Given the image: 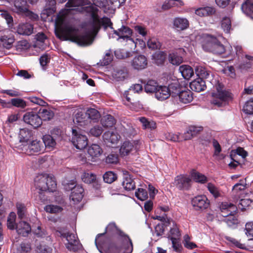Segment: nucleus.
Masks as SVG:
<instances>
[{
  "label": "nucleus",
  "instance_id": "1",
  "mask_svg": "<svg viewBox=\"0 0 253 253\" xmlns=\"http://www.w3.org/2000/svg\"><path fill=\"white\" fill-rule=\"evenodd\" d=\"M105 1L96 0L94 4H86L84 0H69L57 16L56 36L80 45L91 44L101 26L106 28L112 25L109 18H100L97 14V6H104Z\"/></svg>",
  "mask_w": 253,
  "mask_h": 253
},
{
  "label": "nucleus",
  "instance_id": "2",
  "mask_svg": "<svg viewBox=\"0 0 253 253\" xmlns=\"http://www.w3.org/2000/svg\"><path fill=\"white\" fill-rule=\"evenodd\" d=\"M216 92L212 93L211 103L217 107H222L228 104L232 99L231 93L225 89L224 86L219 83L215 84Z\"/></svg>",
  "mask_w": 253,
  "mask_h": 253
},
{
  "label": "nucleus",
  "instance_id": "3",
  "mask_svg": "<svg viewBox=\"0 0 253 253\" xmlns=\"http://www.w3.org/2000/svg\"><path fill=\"white\" fill-rule=\"evenodd\" d=\"M34 184L36 188L41 191L53 192L56 188V183L52 175L47 174H39L34 179Z\"/></svg>",
  "mask_w": 253,
  "mask_h": 253
},
{
  "label": "nucleus",
  "instance_id": "4",
  "mask_svg": "<svg viewBox=\"0 0 253 253\" xmlns=\"http://www.w3.org/2000/svg\"><path fill=\"white\" fill-rule=\"evenodd\" d=\"M30 133L28 131L25 129L20 130V141L21 143H26L27 144H23L25 147L26 152L29 155H33L36 153L40 152L43 149V146L41 141L35 140L31 141L28 143L29 137L30 136Z\"/></svg>",
  "mask_w": 253,
  "mask_h": 253
},
{
  "label": "nucleus",
  "instance_id": "5",
  "mask_svg": "<svg viewBox=\"0 0 253 253\" xmlns=\"http://www.w3.org/2000/svg\"><path fill=\"white\" fill-rule=\"evenodd\" d=\"M221 214L223 217H228L226 219L227 224L231 226L238 223V219L233 214L237 210V207L234 204L227 202H222L220 205Z\"/></svg>",
  "mask_w": 253,
  "mask_h": 253
},
{
  "label": "nucleus",
  "instance_id": "6",
  "mask_svg": "<svg viewBox=\"0 0 253 253\" xmlns=\"http://www.w3.org/2000/svg\"><path fill=\"white\" fill-rule=\"evenodd\" d=\"M62 236L65 238L68 241L66 246L69 250L77 252L82 249V245L75 234L68 232L62 234Z\"/></svg>",
  "mask_w": 253,
  "mask_h": 253
},
{
  "label": "nucleus",
  "instance_id": "7",
  "mask_svg": "<svg viewBox=\"0 0 253 253\" xmlns=\"http://www.w3.org/2000/svg\"><path fill=\"white\" fill-rule=\"evenodd\" d=\"M72 142L78 149L82 150L87 145V138L84 135L80 133L76 129H72Z\"/></svg>",
  "mask_w": 253,
  "mask_h": 253
},
{
  "label": "nucleus",
  "instance_id": "8",
  "mask_svg": "<svg viewBox=\"0 0 253 253\" xmlns=\"http://www.w3.org/2000/svg\"><path fill=\"white\" fill-rule=\"evenodd\" d=\"M191 204L196 211H203L207 209L210 205V201L205 195H198L193 198Z\"/></svg>",
  "mask_w": 253,
  "mask_h": 253
},
{
  "label": "nucleus",
  "instance_id": "9",
  "mask_svg": "<svg viewBox=\"0 0 253 253\" xmlns=\"http://www.w3.org/2000/svg\"><path fill=\"white\" fill-rule=\"evenodd\" d=\"M191 179L186 175L180 174L175 177L174 184L180 190H187L191 186Z\"/></svg>",
  "mask_w": 253,
  "mask_h": 253
},
{
  "label": "nucleus",
  "instance_id": "10",
  "mask_svg": "<svg viewBox=\"0 0 253 253\" xmlns=\"http://www.w3.org/2000/svg\"><path fill=\"white\" fill-rule=\"evenodd\" d=\"M23 120L26 123L31 125L35 128L39 127L42 124L39 114L34 112L26 113L23 116Z\"/></svg>",
  "mask_w": 253,
  "mask_h": 253
},
{
  "label": "nucleus",
  "instance_id": "11",
  "mask_svg": "<svg viewBox=\"0 0 253 253\" xmlns=\"http://www.w3.org/2000/svg\"><path fill=\"white\" fill-rule=\"evenodd\" d=\"M114 34L118 37L117 40L123 39L126 41L133 42V40L131 38L132 31L128 26L122 25L118 30H114Z\"/></svg>",
  "mask_w": 253,
  "mask_h": 253
},
{
  "label": "nucleus",
  "instance_id": "12",
  "mask_svg": "<svg viewBox=\"0 0 253 253\" xmlns=\"http://www.w3.org/2000/svg\"><path fill=\"white\" fill-rule=\"evenodd\" d=\"M139 143L138 141H125L120 149V153L123 156H126L131 152L138 149L139 148Z\"/></svg>",
  "mask_w": 253,
  "mask_h": 253
},
{
  "label": "nucleus",
  "instance_id": "13",
  "mask_svg": "<svg viewBox=\"0 0 253 253\" xmlns=\"http://www.w3.org/2000/svg\"><path fill=\"white\" fill-rule=\"evenodd\" d=\"M217 39L209 35H204L202 39V45L203 49L208 51L212 52Z\"/></svg>",
  "mask_w": 253,
  "mask_h": 253
},
{
  "label": "nucleus",
  "instance_id": "14",
  "mask_svg": "<svg viewBox=\"0 0 253 253\" xmlns=\"http://www.w3.org/2000/svg\"><path fill=\"white\" fill-rule=\"evenodd\" d=\"M103 150L98 144H93L88 148L87 153L92 162H96L102 155Z\"/></svg>",
  "mask_w": 253,
  "mask_h": 253
},
{
  "label": "nucleus",
  "instance_id": "15",
  "mask_svg": "<svg viewBox=\"0 0 253 253\" xmlns=\"http://www.w3.org/2000/svg\"><path fill=\"white\" fill-rule=\"evenodd\" d=\"M14 42L13 36L8 34V31H4L3 33L0 32V42L3 47L6 49L10 48Z\"/></svg>",
  "mask_w": 253,
  "mask_h": 253
},
{
  "label": "nucleus",
  "instance_id": "16",
  "mask_svg": "<svg viewBox=\"0 0 253 253\" xmlns=\"http://www.w3.org/2000/svg\"><path fill=\"white\" fill-rule=\"evenodd\" d=\"M103 138L107 144L109 143L112 144H117L120 138V136L115 131L109 130L106 131L103 135Z\"/></svg>",
  "mask_w": 253,
  "mask_h": 253
},
{
  "label": "nucleus",
  "instance_id": "17",
  "mask_svg": "<svg viewBox=\"0 0 253 253\" xmlns=\"http://www.w3.org/2000/svg\"><path fill=\"white\" fill-rule=\"evenodd\" d=\"M84 192L83 188L80 185H76L72 189V192L70 195V200L74 204H77L80 202L83 197V193Z\"/></svg>",
  "mask_w": 253,
  "mask_h": 253
},
{
  "label": "nucleus",
  "instance_id": "18",
  "mask_svg": "<svg viewBox=\"0 0 253 253\" xmlns=\"http://www.w3.org/2000/svg\"><path fill=\"white\" fill-rule=\"evenodd\" d=\"M131 65L135 69L138 70L143 69L147 66V60L145 56L139 55L133 58Z\"/></svg>",
  "mask_w": 253,
  "mask_h": 253
},
{
  "label": "nucleus",
  "instance_id": "19",
  "mask_svg": "<svg viewBox=\"0 0 253 253\" xmlns=\"http://www.w3.org/2000/svg\"><path fill=\"white\" fill-rule=\"evenodd\" d=\"M33 25L29 23H20L16 28V32L21 35L29 36L33 33Z\"/></svg>",
  "mask_w": 253,
  "mask_h": 253
},
{
  "label": "nucleus",
  "instance_id": "20",
  "mask_svg": "<svg viewBox=\"0 0 253 253\" xmlns=\"http://www.w3.org/2000/svg\"><path fill=\"white\" fill-rule=\"evenodd\" d=\"M127 72L125 68H116L111 72L110 75L111 79L116 81H122L127 77Z\"/></svg>",
  "mask_w": 253,
  "mask_h": 253
},
{
  "label": "nucleus",
  "instance_id": "21",
  "mask_svg": "<svg viewBox=\"0 0 253 253\" xmlns=\"http://www.w3.org/2000/svg\"><path fill=\"white\" fill-rule=\"evenodd\" d=\"M155 95L156 98L160 101L168 99L170 95L169 88L166 86L159 85Z\"/></svg>",
  "mask_w": 253,
  "mask_h": 253
},
{
  "label": "nucleus",
  "instance_id": "22",
  "mask_svg": "<svg viewBox=\"0 0 253 253\" xmlns=\"http://www.w3.org/2000/svg\"><path fill=\"white\" fill-rule=\"evenodd\" d=\"M36 40L35 43V47H38L42 50L46 49L47 46V39L45 35L42 33H38L35 36Z\"/></svg>",
  "mask_w": 253,
  "mask_h": 253
},
{
  "label": "nucleus",
  "instance_id": "23",
  "mask_svg": "<svg viewBox=\"0 0 253 253\" xmlns=\"http://www.w3.org/2000/svg\"><path fill=\"white\" fill-rule=\"evenodd\" d=\"M73 121L75 124L80 126H84L89 123L87 115L83 111L78 112L75 114Z\"/></svg>",
  "mask_w": 253,
  "mask_h": 253
},
{
  "label": "nucleus",
  "instance_id": "24",
  "mask_svg": "<svg viewBox=\"0 0 253 253\" xmlns=\"http://www.w3.org/2000/svg\"><path fill=\"white\" fill-rule=\"evenodd\" d=\"M16 229L18 234L27 236L31 231V226L25 221H20L16 225Z\"/></svg>",
  "mask_w": 253,
  "mask_h": 253
},
{
  "label": "nucleus",
  "instance_id": "25",
  "mask_svg": "<svg viewBox=\"0 0 253 253\" xmlns=\"http://www.w3.org/2000/svg\"><path fill=\"white\" fill-rule=\"evenodd\" d=\"M191 89L197 92H201L206 88L205 82L201 78H198L193 81L190 84Z\"/></svg>",
  "mask_w": 253,
  "mask_h": 253
},
{
  "label": "nucleus",
  "instance_id": "26",
  "mask_svg": "<svg viewBox=\"0 0 253 253\" xmlns=\"http://www.w3.org/2000/svg\"><path fill=\"white\" fill-rule=\"evenodd\" d=\"M178 96L179 102L183 104L189 103L193 99V93L189 89L182 90Z\"/></svg>",
  "mask_w": 253,
  "mask_h": 253
},
{
  "label": "nucleus",
  "instance_id": "27",
  "mask_svg": "<svg viewBox=\"0 0 253 253\" xmlns=\"http://www.w3.org/2000/svg\"><path fill=\"white\" fill-rule=\"evenodd\" d=\"M215 12L214 7L206 6L200 7L195 10V14L200 17H206L213 15Z\"/></svg>",
  "mask_w": 253,
  "mask_h": 253
},
{
  "label": "nucleus",
  "instance_id": "28",
  "mask_svg": "<svg viewBox=\"0 0 253 253\" xmlns=\"http://www.w3.org/2000/svg\"><path fill=\"white\" fill-rule=\"evenodd\" d=\"M173 26L178 30H184L189 26V21L185 18L176 17L173 20Z\"/></svg>",
  "mask_w": 253,
  "mask_h": 253
},
{
  "label": "nucleus",
  "instance_id": "29",
  "mask_svg": "<svg viewBox=\"0 0 253 253\" xmlns=\"http://www.w3.org/2000/svg\"><path fill=\"white\" fill-rule=\"evenodd\" d=\"M106 232L112 234H119L122 238L123 241H125V236H126L118 228L114 222H111L108 225L106 228Z\"/></svg>",
  "mask_w": 253,
  "mask_h": 253
},
{
  "label": "nucleus",
  "instance_id": "30",
  "mask_svg": "<svg viewBox=\"0 0 253 253\" xmlns=\"http://www.w3.org/2000/svg\"><path fill=\"white\" fill-rule=\"evenodd\" d=\"M242 9L247 15L253 19V0H247L242 4Z\"/></svg>",
  "mask_w": 253,
  "mask_h": 253
},
{
  "label": "nucleus",
  "instance_id": "31",
  "mask_svg": "<svg viewBox=\"0 0 253 253\" xmlns=\"http://www.w3.org/2000/svg\"><path fill=\"white\" fill-rule=\"evenodd\" d=\"M179 71L182 77L187 80L189 79L194 75V71L191 67L188 65H182L179 67Z\"/></svg>",
  "mask_w": 253,
  "mask_h": 253
},
{
  "label": "nucleus",
  "instance_id": "32",
  "mask_svg": "<svg viewBox=\"0 0 253 253\" xmlns=\"http://www.w3.org/2000/svg\"><path fill=\"white\" fill-rule=\"evenodd\" d=\"M13 10L19 14L24 12L27 8V1L25 0H15Z\"/></svg>",
  "mask_w": 253,
  "mask_h": 253
},
{
  "label": "nucleus",
  "instance_id": "33",
  "mask_svg": "<svg viewBox=\"0 0 253 253\" xmlns=\"http://www.w3.org/2000/svg\"><path fill=\"white\" fill-rule=\"evenodd\" d=\"M122 185L124 189L127 191L133 190L135 187L133 179L128 175H124Z\"/></svg>",
  "mask_w": 253,
  "mask_h": 253
},
{
  "label": "nucleus",
  "instance_id": "34",
  "mask_svg": "<svg viewBox=\"0 0 253 253\" xmlns=\"http://www.w3.org/2000/svg\"><path fill=\"white\" fill-rule=\"evenodd\" d=\"M169 89L170 95L175 96L179 94L182 90L181 86L180 85L178 81H175L169 84L168 87Z\"/></svg>",
  "mask_w": 253,
  "mask_h": 253
},
{
  "label": "nucleus",
  "instance_id": "35",
  "mask_svg": "<svg viewBox=\"0 0 253 253\" xmlns=\"http://www.w3.org/2000/svg\"><path fill=\"white\" fill-rule=\"evenodd\" d=\"M39 116L42 121H46L51 120L54 116V113L50 109H41L39 112Z\"/></svg>",
  "mask_w": 253,
  "mask_h": 253
},
{
  "label": "nucleus",
  "instance_id": "36",
  "mask_svg": "<svg viewBox=\"0 0 253 253\" xmlns=\"http://www.w3.org/2000/svg\"><path fill=\"white\" fill-rule=\"evenodd\" d=\"M42 140L45 147L50 150H53L56 145L55 139L50 135L47 134L44 135Z\"/></svg>",
  "mask_w": 253,
  "mask_h": 253
},
{
  "label": "nucleus",
  "instance_id": "37",
  "mask_svg": "<svg viewBox=\"0 0 253 253\" xmlns=\"http://www.w3.org/2000/svg\"><path fill=\"white\" fill-rule=\"evenodd\" d=\"M139 121L142 125L143 129H155L156 127V123L153 121H149L145 117H139Z\"/></svg>",
  "mask_w": 253,
  "mask_h": 253
},
{
  "label": "nucleus",
  "instance_id": "38",
  "mask_svg": "<svg viewBox=\"0 0 253 253\" xmlns=\"http://www.w3.org/2000/svg\"><path fill=\"white\" fill-rule=\"evenodd\" d=\"M101 122L104 127H111L115 125V120L111 115H107L102 118Z\"/></svg>",
  "mask_w": 253,
  "mask_h": 253
},
{
  "label": "nucleus",
  "instance_id": "39",
  "mask_svg": "<svg viewBox=\"0 0 253 253\" xmlns=\"http://www.w3.org/2000/svg\"><path fill=\"white\" fill-rule=\"evenodd\" d=\"M158 84L154 80H149L144 86L145 91L147 93H155L159 87Z\"/></svg>",
  "mask_w": 253,
  "mask_h": 253
},
{
  "label": "nucleus",
  "instance_id": "40",
  "mask_svg": "<svg viewBox=\"0 0 253 253\" xmlns=\"http://www.w3.org/2000/svg\"><path fill=\"white\" fill-rule=\"evenodd\" d=\"M89 123L90 122V120L96 121L98 120L100 117V115L99 112L96 109L93 108H89L85 112Z\"/></svg>",
  "mask_w": 253,
  "mask_h": 253
},
{
  "label": "nucleus",
  "instance_id": "41",
  "mask_svg": "<svg viewBox=\"0 0 253 253\" xmlns=\"http://www.w3.org/2000/svg\"><path fill=\"white\" fill-rule=\"evenodd\" d=\"M183 2L180 0H166L162 5L163 10H168L169 8L179 5H183Z\"/></svg>",
  "mask_w": 253,
  "mask_h": 253
},
{
  "label": "nucleus",
  "instance_id": "42",
  "mask_svg": "<svg viewBox=\"0 0 253 253\" xmlns=\"http://www.w3.org/2000/svg\"><path fill=\"white\" fill-rule=\"evenodd\" d=\"M191 177L197 182L205 183L207 181V178L205 175L196 170H193L192 171Z\"/></svg>",
  "mask_w": 253,
  "mask_h": 253
},
{
  "label": "nucleus",
  "instance_id": "43",
  "mask_svg": "<svg viewBox=\"0 0 253 253\" xmlns=\"http://www.w3.org/2000/svg\"><path fill=\"white\" fill-rule=\"evenodd\" d=\"M55 0H47L46 3V9L43 11V14L45 12L47 15L53 13L55 11Z\"/></svg>",
  "mask_w": 253,
  "mask_h": 253
},
{
  "label": "nucleus",
  "instance_id": "44",
  "mask_svg": "<svg viewBox=\"0 0 253 253\" xmlns=\"http://www.w3.org/2000/svg\"><path fill=\"white\" fill-rule=\"evenodd\" d=\"M16 215L15 212H11L7 217V227L10 230L16 229Z\"/></svg>",
  "mask_w": 253,
  "mask_h": 253
},
{
  "label": "nucleus",
  "instance_id": "45",
  "mask_svg": "<svg viewBox=\"0 0 253 253\" xmlns=\"http://www.w3.org/2000/svg\"><path fill=\"white\" fill-rule=\"evenodd\" d=\"M169 62L174 65H179L182 61V57L176 53H170L169 55Z\"/></svg>",
  "mask_w": 253,
  "mask_h": 253
},
{
  "label": "nucleus",
  "instance_id": "46",
  "mask_svg": "<svg viewBox=\"0 0 253 253\" xmlns=\"http://www.w3.org/2000/svg\"><path fill=\"white\" fill-rule=\"evenodd\" d=\"M196 74L199 78H208L210 76V72L208 71L204 67L202 66H197L195 68Z\"/></svg>",
  "mask_w": 253,
  "mask_h": 253
},
{
  "label": "nucleus",
  "instance_id": "47",
  "mask_svg": "<svg viewBox=\"0 0 253 253\" xmlns=\"http://www.w3.org/2000/svg\"><path fill=\"white\" fill-rule=\"evenodd\" d=\"M82 180L86 183H91L96 180V175L92 173L87 172H84L81 176Z\"/></svg>",
  "mask_w": 253,
  "mask_h": 253
},
{
  "label": "nucleus",
  "instance_id": "48",
  "mask_svg": "<svg viewBox=\"0 0 253 253\" xmlns=\"http://www.w3.org/2000/svg\"><path fill=\"white\" fill-rule=\"evenodd\" d=\"M207 188L210 193L216 198L221 196V192L218 187L211 183H209L207 184Z\"/></svg>",
  "mask_w": 253,
  "mask_h": 253
},
{
  "label": "nucleus",
  "instance_id": "49",
  "mask_svg": "<svg viewBox=\"0 0 253 253\" xmlns=\"http://www.w3.org/2000/svg\"><path fill=\"white\" fill-rule=\"evenodd\" d=\"M225 51L224 46L216 40V42L214 44L211 52L216 54H221Z\"/></svg>",
  "mask_w": 253,
  "mask_h": 253
},
{
  "label": "nucleus",
  "instance_id": "50",
  "mask_svg": "<svg viewBox=\"0 0 253 253\" xmlns=\"http://www.w3.org/2000/svg\"><path fill=\"white\" fill-rule=\"evenodd\" d=\"M44 210L47 212L51 213H56L62 211L63 209L59 206L54 205H48L45 206Z\"/></svg>",
  "mask_w": 253,
  "mask_h": 253
},
{
  "label": "nucleus",
  "instance_id": "51",
  "mask_svg": "<svg viewBox=\"0 0 253 253\" xmlns=\"http://www.w3.org/2000/svg\"><path fill=\"white\" fill-rule=\"evenodd\" d=\"M221 26L226 33H229L231 26L230 19L226 17L223 18L221 22Z\"/></svg>",
  "mask_w": 253,
  "mask_h": 253
},
{
  "label": "nucleus",
  "instance_id": "52",
  "mask_svg": "<svg viewBox=\"0 0 253 253\" xmlns=\"http://www.w3.org/2000/svg\"><path fill=\"white\" fill-rule=\"evenodd\" d=\"M147 46L152 49H157L160 48L161 44L160 42L156 38H152L147 41Z\"/></svg>",
  "mask_w": 253,
  "mask_h": 253
},
{
  "label": "nucleus",
  "instance_id": "53",
  "mask_svg": "<svg viewBox=\"0 0 253 253\" xmlns=\"http://www.w3.org/2000/svg\"><path fill=\"white\" fill-rule=\"evenodd\" d=\"M103 179L105 182L111 183L117 179V175L112 171H107L103 175Z\"/></svg>",
  "mask_w": 253,
  "mask_h": 253
},
{
  "label": "nucleus",
  "instance_id": "54",
  "mask_svg": "<svg viewBox=\"0 0 253 253\" xmlns=\"http://www.w3.org/2000/svg\"><path fill=\"white\" fill-rule=\"evenodd\" d=\"M135 196L141 201H144L148 198V193L145 189L138 188L135 193Z\"/></svg>",
  "mask_w": 253,
  "mask_h": 253
},
{
  "label": "nucleus",
  "instance_id": "55",
  "mask_svg": "<svg viewBox=\"0 0 253 253\" xmlns=\"http://www.w3.org/2000/svg\"><path fill=\"white\" fill-rule=\"evenodd\" d=\"M252 201L249 199H241L238 204V208L242 211L247 209L252 204Z\"/></svg>",
  "mask_w": 253,
  "mask_h": 253
},
{
  "label": "nucleus",
  "instance_id": "56",
  "mask_svg": "<svg viewBox=\"0 0 253 253\" xmlns=\"http://www.w3.org/2000/svg\"><path fill=\"white\" fill-rule=\"evenodd\" d=\"M134 30L136 34H138L142 37H145L147 35V30L146 28L142 25H136L134 26Z\"/></svg>",
  "mask_w": 253,
  "mask_h": 253
},
{
  "label": "nucleus",
  "instance_id": "57",
  "mask_svg": "<svg viewBox=\"0 0 253 253\" xmlns=\"http://www.w3.org/2000/svg\"><path fill=\"white\" fill-rule=\"evenodd\" d=\"M103 132V129L100 126L96 125L90 128L89 133L90 135L95 136H99Z\"/></svg>",
  "mask_w": 253,
  "mask_h": 253
},
{
  "label": "nucleus",
  "instance_id": "58",
  "mask_svg": "<svg viewBox=\"0 0 253 253\" xmlns=\"http://www.w3.org/2000/svg\"><path fill=\"white\" fill-rule=\"evenodd\" d=\"M11 104L16 107L24 108L27 106L26 102L21 98H13L11 100Z\"/></svg>",
  "mask_w": 253,
  "mask_h": 253
},
{
  "label": "nucleus",
  "instance_id": "59",
  "mask_svg": "<svg viewBox=\"0 0 253 253\" xmlns=\"http://www.w3.org/2000/svg\"><path fill=\"white\" fill-rule=\"evenodd\" d=\"M113 60V55L111 50H108L103 57L101 60L102 65L105 66L109 64Z\"/></svg>",
  "mask_w": 253,
  "mask_h": 253
},
{
  "label": "nucleus",
  "instance_id": "60",
  "mask_svg": "<svg viewBox=\"0 0 253 253\" xmlns=\"http://www.w3.org/2000/svg\"><path fill=\"white\" fill-rule=\"evenodd\" d=\"M166 138L173 142H180L183 140L182 135H180L179 133H169L167 134Z\"/></svg>",
  "mask_w": 253,
  "mask_h": 253
},
{
  "label": "nucleus",
  "instance_id": "61",
  "mask_svg": "<svg viewBox=\"0 0 253 253\" xmlns=\"http://www.w3.org/2000/svg\"><path fill=\"white\" fill-rule=\"evenodd\" d=\"M180 236V233L178 228L176 224H173V227L171 228L170 230V239H172L173 238H175V239H179Z\"/></svg>",
  "mask_w": 253,
  "mask_h": 253
},
{
  "label": "nucleus",
  "instance_id": "62",
  "mask_svg": "<svg viewBox=\"0 0 253 253\" xmlns=\"http://www.w3.org/2000/svg\"><path fill=\"white\" fill-rule=\"evenodd\" d=\"M243 110L246 114H253V99L248 101L244 106Z\"/></svg>",
  "mask_w": 253,
  "mask_h": 253
},
{
  "label": "nucleus",
  "instance_id": "63",
  "mask_svg": "<svg viewBox=\"0 0 253 253\" xmlns=\"http://www.w3.org/2000/svg\"><path fill=\"white\" fill-rule=\"evenodd\" d=\"M246 234L250 240L253 239V222H248L246 224Z\"/></svg>",
  "mask_w": 253,
  "mask_h": 253
},
{
  "label": "nucleus",
  "instance_id": "64",
  "mask_svg": "<svg viewBox=\"0 0 253 253\" xmlns=\"http://www.w3.org/2000/svg\"><path fill=\"white\" fill-rule=\"evenodd\" d=\"M31 250L30 244L25 243L21 244L20 247L17 249V253H28Z\"/></svg>",
  "mask_w": 253,
  "mask_h": 253
}]
</instances>
